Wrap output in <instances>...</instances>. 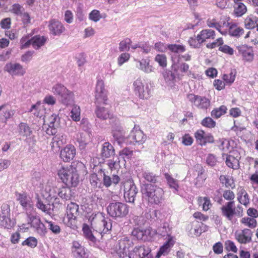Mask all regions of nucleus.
<instances>
[{
    "instance_id": "2eb2a0df",
    "label": "nucleus",
    "mask_w": 258,
    "mask_h": 258,
    "mask_svg": "<svg viewBox=\"0 0 258 258\" xmlns=\"http://www.w3.org/2000/svg\"><path fill=\"white\" fill-rule=\"evenodd\" d=\"M134 92L140 99H148L150 96V91L148 85L144 84L140 79L136 80L134 83Z\"/></svg>"
},
{
    "instance_id": "423d86ee",
    "label": "nucleus",
    "mask_w": 258,
    "mask_h": 258,
    "mask_svg": "<svg viewBox=\"0 0 258 258\" xmlns=\"http://www.w3.org/2000/svg\"><path fill=\"white\" fill-rule=\"evenodd\" d=\"M28 219L27 225L35 229V231L41 236L44 235L47 232L44 224L41 222L40 216L34 210L26 214Z\"/></svg>"
},
{
    "instance_id": "0eeeda50",
    "label": "nucleus",
    "mask_w": 258,
    "mask_h": 258,
    "mask_svg": "<svg viewBox=\"0 0 258 258\" xmlns=\"http://www.w3.org/2000/svg\"><path fill=\"white\" fill-rule=\"evenodd\" d=\"M107 213L113 218H122L125 217L128 213V206L121 202L110 203L107 207Z\"/></svg>"
},
{
    "instance_id": "9b49d317",
    "label": "nucleus",
    "mask_w": 258,
    "mask_h": 258,
    "mask_svg": "<svg viewBox=\"0 0 258 258\" xmlns=\"http://www.w3.org/2000/svg\"><path fill=\"white\" fill-rule=\"evenodd\" d=\"M239 55L243 62H251L254 58L253 48L246 44H240L236 47Z\"/></svg>"
},
{
    "instance_id": "e433bc0d",
    "label": "nucleus",
    "mask_w": 258,
    "mask_h": 258,
    "mask_svg": "<svg viewBox=\"0 0 258 258\" xmlns=\"http://www.w3.org/2000/svg\"><path fill=\"white\" fill-rule=\"evenodd\" d=\"M171 68L174 72L178 75L179 72H181L182 74L187 73L189 71V66L186 63H182L178 66L174 62L172 64Z\"/></svg>"
},
{
    "instance_id": "7ed1b4c3",
    "label": "nucleus",
    "mask_w": 258,
    "mask_h": 258,
    "mask_svg": "<svg viewBox=\"0 0 258 258\" xmlns=\"http://www.w3.org/2000/svg\"><path fill=\"white\" fill-rule=\"evenodd\" d=\"M72 165L69 167H62L58 172V175L65 184L68 186L76 187L79 182V175L77 168L84 167L83 162H78L75 167Z\"/></svg>"
},
{
    "instance_id": "de8ad7c7",
    "label": "nucleus",
    "mask_w": 258,
    "mask_h": 258,
    "mask_svg": "<svg viewBox=\"0 0 258 258\" xmlns=\"http://www.w3.org/2000/svg\"><path fill=\"white\" fill-rule=\"evenodd\" d=\"M198 201L200 205H202L203 210L205 211L210 209L212 206L211 201L208 197H199Z\"/></svg>"
},
{
    "instance_id": "680f3d73",
    "label": "nucleus",
    "mask_w": 258,
    "mask_h": 258,
    "mask_svg": "<svg viewBox=\"0 0 258 258\" xmlns=\"http://www.w3.org/2000/svg\"><path fill=\"white\" fill-rule=\"evenodd\" d=\"M140 69L146 73H149L151 71L152 67L149 64V60L142 59L140 61Z\"/></svg>"
},
{
    "instance_id": "a878e982",
    "label": "nucleus",
    "mask_w": 258,
    "mask_h": 258,
    "mask_svg": "<svg viewBox=\"0 0 258 258\" xmlns=\"http://www.w3.org/2000/svg\"><path fill=\"white\" fill-rule=\"evenodd\" d=\"M72 251L75 256L77 258L88 257V255L85 248L77 241H74L73 242Z\"/></svg>"
},
{
    "instance_id": "cd10ccee",
    "label": "nucleus",
    "mask_w": 258,
    "mask_h": 258,
    "mask_svg": "<svg viewBox=\"0 0 258 258\" xmlns=\"http://www.w3.org/2000/svg\"><path fill=\"white\" fill-rule=\"evenodd\" d=\"M6 70L13 75H23L25 71L19 63H8L6 66Z\"/></svg>"
},
{
    "instance_id": "bb28decb",
    "label": "nucleus",
    "mask_w": 258,
    "mask_h": 258,
    "mask_svg": "<svg viewBox=\"0 0 258 258\" xmlns=\"http://www.w3.org/2000/svg\"><path fill=\"white\" fill-rule=\"evenodd\" d=\"M216 33L215 31L205 29L202 30L199 34H198V40L202 43L210 40H214L215 38Z\"/></svg>"
},
{
    "instance_id": "b1692460",
    "label": "nucleus",
    "mask_w": 258,
    "mask_h": 258,
    "mask_svg": "<svg viewBox=\"0 0 258 258\" xmlns=\"http://www.w3.org/2000/svg\"><path fill=\"white\" fill-rule=\"evenodd\" d=\"M195 170L194 174L195 175H197V177L195 179V184L197 187H200L203 185L206 177L204 173V171L201 165L197 164L195 167Z\"/></svg>"
},
{
    "instance_id": "bf43d9fd",
    "label": "nucleus",
    "mask_w": 258,
    "mask_h": 258,
    "mask_svg": "<svg viewBox=\"0 0 258 258\" xmlns=\"http://www.w3.org/2000/svg\"><path fill=\"white\" fill-rule=\"evenodd\" d=\"M46 223L48 224V228L54 234H59L60 232V228L59 226L52 222L51 221H49L48 220L45 221Z\"/></svg>"
},
{
    "instance_id": "13d9d810",
    "label": "nucleus",
    "mask_w": 258,
    "mask_h": 258,
    "mask_svg": "<svg viewBox=\"0 0 258 258\" xmlns=\"http://www.w3.org/2000/svg\"><path fill=\"white\" fill-rule=\"evenodd\" d=\"M101 18L100 12L97 10H92L89 15V19L95 22L99 21Z\"/></svg>"
},
{
    "instance_id": "f3484780",
    "label": "nucleus",
    "mask_w": 258,
    "mask_h": 258,
    "mask_svg": "<svg viewBox=\"0 0 258 258\" xmlns=\"http://www.w3.org/2000/svg\"><path fill=\"white\" fill-rule=\"evenodd\" d=\"M137 192V187L133 181H128L125 183L124 197L126 202L134 203Z\"/></svg>"
},
{
    "instance_id": "6e6d98bb",
    "label": "nucleus",
    "mask_w": 258,
    "mask_h": 258,
    "mask_svg": "<svg viewBox=\"0 0 258 258\" xmlns=\"http://www.w3.org/2000/svg\"><path fill=\"white\" fill-rule=\"evenodd\" d=\"M168 48L172 52L179 53L185 51V48L184 46L178 44H169Z\"/></svg>"
},
{
    "instance_id": "052dcab7",
    "label": "nucleus",
    "mask_w": 258,
    "mask_h": 258,
    "mask_svg": "<svg viewBox=\"0 0 258 258\" xmlns=\"http://www.w3.org/2000/svg\"><path fill=\"white\" fill-rule=\"evenodd\" d=\"M182 143L186 146H191L194 143V139L189 134H185L181 138Z\"/></svg>"
},
{
    "instance_id": "4468645a",
    "label": "nucleus",
    "mask_w": 258,
    "mask_h": 258,
    "mask_svg": "<svg viewBox=\"0 0 258 258\" xmlns=\"http://www.w3.org/2000/svg\"><path fill=\"white\" fill-rule=\"evenodd\" d=\"M194 137L198 144L203 146L215 142L214 136L211 133H206L203 130H198L194 134Z\"/></svg>"
},
{
    "instance_id": "ddd939ff",
    "label": "nucleus",
    "mask_w": 258,
    "mask_h": 258,
    "mask_svg": "<svg viewBox=\"0 0 258 258\" xmlns=\"http://www.w3.org/2000/svg\"><path fill=\"white\" fill-rule=\"evenodd\" d=\"M128 258H153L150 248L144 245L136 246L128 253Z\"/></svg>"
},
{
    "instance_id": "f03ea898",
    "label": "nucleus",
    "mask_w": 258,
    "mask_h": 258,
    "mask_svg": "<svg viewBox=\"0 0 258 258\" xmlns=\"http://www.w3.org/2000/svg\"><path fill=\"white\" fill-rule=\"evenodd\" d=\"M37 188V190L40 191L41 196L49 202L52 200L57 201V196L65 200L70 199V191L66 187L57 189L48 183L45 184L40 183Z\"/></svg>"
},
{
    "instance_id": "e2e57ef3",
    "label": "nucleus",
    "mask_w": 258,
    "mask_h": 258,
    "mask_svg": "<svg viewBox=\"0 0 258 258\" xmlns=\"http://www.w3.org/2000/svg\"><path fill=\"white\" fill-rule=\"evenodd\" d=\"M31 42V38L29 39V36H23L20 40L21 49L28 48L30 45H32Z\"/></svg>"
},
{
    "instance_id": "f8f14e48",
    "label": "nucleus",
    "mask_w": 258,
    "mask_h": 258,
    "mask_svg": "<svg viewBox=\"0 0 258 258\" xmlns=\"http://www.w3.org/2000/svg\"><path fill=\"white\" fill-rule=\"evenodd\" d=\"M189 101L197 108L203 110H207L211 105L209 99L206 97L189 94L187 95Z\"/></svg>"
},
{
    "instance_id": "37998d69",
    "label": "nucleus",
    "mask_w": 258,
    "mask_h": 258,
    "mask_svg": "<svg viewBox=\"0 0 258 258\" xmlns=\"http://www.w3.org/2000/svg\"><path fill=\"white\" fill-rule=\"evenodd\" d=\"M219 179L221 182L225 185L227 188H234L235 187V183L233 178L230 176H220Z\"/></svg>"
},
{
    "instance_id": "6e6552de",
    "label": "nucleus",
    "mask_w": 258,
    "mask_h": 258,
    "mask_svg": "<svg viewBox=\"0 0 258 258\" xmlns=\"http://www.w3.org/2000/svg\"><path fill=\"white\" fill-rule=\"evenodd\" d=\"M52 92L61 97L62 103L68 106L74 103V93L68 90L64 86L56 84L52 88Z\"/></svg>"
},
{
    "instance_id": "603ef678",
    "label": "nucleus",
    "mask_w": 258,
    "mask_h": 258,
    "mask_svg": "<svg viewBox=\"0 0 258 258\" xmlns=\"http://www.w3.org/2000/svg\"><path fill=\"white\" fill-rule=\"evenodd\" d=\"M37 240L35 237L30 236L23 241L22 245L23 246L27 245L31 248H34L37 246Z\"/></svg>"
},
{
    "instance_id": "2f4dec72",
    "label": "nucleus",
    "mask_w": 258,
    "mask_h": 258,
    "mask_svg": "<svg viewBox=\"0 0 258 258\" xmlns=\"http://www.w3.org/2000/svg\"><path fill=\"white\" fill-rule=\"evenodd\" d=\"M227 110V107L225 105H222L214 108L211 112V115L213 118L218 119L226 114Z\"/></svg>"
},
{
    "instance_id": "9d476101",
    "label": "nucleus",
    "mask_w": 258,
    "mask_h": 258,
    "mask_svg": "<svg viewBox=\"0 0 258 258\" xmlns=\"http://www.w3.org/2000/svg\"><path fill=\"white\" fill-rule=\"evenodd\" d=\"M146 140V136L141 130L139 126L135 125L127 137L126 143L128 144H143Z\"/></svg>"
},
{
    "instance_id": "774afa93",
    "label": "nucleus",
    "mask_w": 258,
    "mask_h": 258,
    "mask_svg": "<svg viewBox=\"0 0 258 258\" xmlns=\"http://www.w3.org/2000/svg\"><path fill=\"white\" fill-rule=\"evenodd\" d=\"M235 72H231L229 74H224L223 76V79L227 84L231 85L235 80Z\"/></svg>"
},
{
    "instance_id": "473e14b6",
    "label": "nucleus",
    "mask_w": 258,
    "mask_h": 258,
    "mask_svg": "<svg viewBox=\"0 0 258 258\" xmlns=\"http://www.w3.org/2000/svg\"><path fill=\"white\" fill-rule=\"evenodd\" d=\"M258 18L253 15L247 16L244 21V27L247 29H253L257 24Z\"/></svg>"
},
{
    "instance_id": "8fccbe9b",
    "label": "nucleus",
    "mask_w": 258,
    "mask_h": 258,
    "mask_svg": "<svg viewBox=\"0 0 258 258\" xmlns=\"http://www.w3.org/2000/svg\"><path fill=\"white\" fill-rule=\"evenodd\" d=\"M155 61L162 68H166L167 66L166 56L164 54H158L155 57Z\"/></svg>"
},
{
    "instance_id": "aec40b11",
    "label": "nucleus",
    "mask_w": 258,
    "mask_h": 258,
    "mask_svg": "<svg viewBox=\"0 0 258 258\" xmlns=\"http://www.w3.org/2000/svg\"><path fill=\"white\" fill-rule=\"evenodd\" d=\"M76 154V150L72 145H67L60 153V157L63 161H71L73 160Z\"/></svg>"
},
{
    "instance_id": "dca6fc26",
    "label": "nucleus",
    "mask_w": 258,
    "mask_h": 258,
    "mask_svg": "<svg viewBox=\"0 0 258 258\" xmlns=\"http://www.w3.org/2000/svg\"><path fill=\"white\" fill-rule=\"evenodd\" d=\"M17 200L25 211L26 214L35 210L31 198L26 193L17 194Z\"/></svg>"
},
{
    "instance_id": "39448f33",
    "label": "nucleus",
    "mask_w": 258,
    "mask_h": 258,
    "mask_svg": "<svg viewBox=\"0 0 258 258\" xmlns=\"http://www.w3.org/2000/svg\"><path fill=\"white\" fill-rule=\"evenodd\" d=\"M144 197L147 198L148 202L151 204L158 205L163 200V190L157 186L152 184L146 185L143 190Z\"/></svg>"
},
{
    "instance_id": "49530a36",
    "label": "nucleus",
    "mask_w": 258,
    "mask_h": 258,
    "mask_svg": "<svg viewBox=\"0 0 258 258\" xmlns=\"http://www.w3.org/2000/svg\"><path fill=\"white\" fill-rule=\"evenodd\" d=\"M81 109L79 106L74 104L71 111V117L75 121H78L81 118Z\"/></svg>"
},
{
    "instance_id": "338daca9",
    "label": "nucleus",
    "mask_w": 258,
    "mask_h": 258,
    "mask_svg": "<svg viewBox=\"0 0 258 258\" xmlns=\"http://www.w3.org/2000/svg\"><path fill=\"white\" fill-rule=\"evenodd\" d=\"M144 178L148 182L155 183L157 180L158 176L152 172H145L143 174Z\"/></svg>"
},
{
    "instance_id": "ea45409f",
    "label": "nucleus",
    "mask_w": 258,
    "mask_h": 258,
    "mask_svg": "<svg viewBox=\"0 0 258 258\" xmlns=\"http://www.w3.org/2000/svg\"><path fill=\"white\" fill-rule=\"evenodd\" d=\"M82 230L83 232L84 236L88 240L93 243H95L96 241V238L92 233V231L90 228L89 226L86 224H84L83 225Z\"/></svg>"
},
{
    "instance_id": "09e8293b",
    "label": "nucleus",
    "mask_w": 258,
    "mask_h": 258,
    "mask_svg": "<svg viewBox=\"0 0 258 258\" xmlns=\"http://www.w3.org/2000/svg\"><path fill=\"white\" fill-rule=\"evenodd\" d=\"M143 233L144 241L150 240L152 238L156 235L155 230H153L150 227L145 229H143Z\"/></svg>"
},
{
    "instance_id": "a19ab883",
    "label": "nucleus",
    "mask_w": 258,
    "mask_h": 258,
    "mask_svg": "<svg viewBox=\"0 0 258 258\" xmlns=\"http://www.w3.org/2000/svg\"><path fill=\"white\" fill-rule=\"evenodd\" d=\"M244 32V29L241 27H237L236 24H231L229 27V33L233 36L239 37Z\"/></svg>"
},
{
    "instance_id": "6ab92c4d",
    "label": "nucleus",
    "mask_w": 258,
    "mask_h": 258,
    "mask_svg": "<svg viewBox=\"0 0 258 258\" xmlns=\"http://www.w3.org/2000/svg\"><path fill=\"white\" fill-rule=\"evenodd\" d=\"M118 254L120 257H124L128 254L129 248L133 245V241L127 237H124L119 241Z\"/></svg>"
},
{
    "instance_id": "5fc2aeb1",
    "label": "nucleus",
    "mask_w": 258,
    "mask_h": 258,
    "mask_svg": "<svg viewBox=\"0 0 258 258\" xmlns=\"http://www.w3.org/2000/svg\"><path fill=\"white\" fill-rule=\"evenodd\" d=\"M30 112H33V114L35 116L40 117L43 112L41 109V103L38 102L36 104L33 105L30 109Z\"/></svg>"
},
{
    "instance_id": "4be33fe9",
    "label": "nucleus",
    "mask_w": 258,
    "mask_h": 258,
    "mask_svg": "<svg viewBox=\"0 0 258 258\" xmlns=\"http://www.w3.org/2000/svg\"><path fill=\"white\" fill-rule=\"evenodd\" d=\"M221 210L223 215L225 216L228 220L231 221L233 216L236 214L234 201L228 202L226 205L222 206Z\"/></svg>"
},
{
    "instance_id": "7c9ffc66",
    "label": "nucleus",
    "mask_w": 258,
    "mask_h": 258,
    "mask_svg": "<svg viewBox=\"0 0 258 258\" xmlns=\"http://www.w3.org/2000/svg\"><path fill=\"white\" fill-rule=\"evenodd\" d=\"M164 176L168 186L172 189L173 192L174 194H178L179 189L178 180L173 178L172 176L168 173H165Z\"/></svg>"
},
{
    "instance_id": "72a5a7b5",
    "label": "nucleus",
    "mask_w": 258,
    "mask_h": 258,
    "mask_svg": "<svg viewBox=\"0 0 258 258\" xmlns=\"http://www.w3.org/2000/svg\"><path fill=\"white\" fill-rule=\"evenodd\" d=\"M156 234H158L162 237H166L167 239L171 236V229L169 227L168 223H164L162 226L158 227L157 230H155Z\"/></svg>"
},
{
    "instance_id": "1a4fd4ad",
    "label": "nucleus",
    "mask_w": 258,
    "mask_h": 258,
    "mask_svg": "<svg viewBox=\"0 0 258 258\" xmlns=\"http://www.w3.org/2000/svg\"><path fill=\"white\" fill-rule=\"evenodd\" d=\"M79 210L78 205L71 203L67 206V215L63 218L64 223L68 227L74 229L76 227V217Z\"/></svg>"
},
{
    "instance_id": "3c124183",
    "label": "nucleus",
    "mask_w": 258,
    "mask_h": 258,
    "mask_svg": "<svg viewBox=\"0 0 258 258\" xmlns=\"http://www.w3.org/2000/svg\"><path fill=\"white\" fill-rule=\"evenodd\" d=\"M0 225L5 228L11 229L15 225L14 221L11 220L10 217L0 219Z\"/></svg>"
},
{
    "instance_id": "79ce46f5",
    "label": "nucleus",
    "mask_w": 258,
    "mask_h": 258,
    "mask_svg": "<svg viewBox=\"0 0 258 258\" xmlns=\"http://www.w3.org/2000/svg\"><path fill=\"white\" fill-rule=\"evenodd\" d=\"M234 7V14L238 17H241L247 12L246 6L242 3H239L235 4Z\"/></svg>"
},
{
    "instance_id": "58836bf2",
    "label": "nucleus",
    "mask_w": 258,
    "mask_h": 258,
    "mask_svg": "<svg viewBox=\"0 0 258 258\" xmlns=\"http://www.w3.org/2000/svg\"><path fill=\"white\" fill-rule=\"evenodd\" d=\"M120 178L118 175H113L112 177H110L105 173L103 174V184L106 187L110 186L112 183L117 184Z\"/></svg>"
},
{
    "instance_id": "20e7f679",
    "label": "nucleus",
    "mask_w": 258,
    "mask_h": 258,
    "mask_svg": "<svg viewBox=\"0 0 258 258\" xmlns=\"http://www.w3.org/2000/svg\"><path fill=\"white\" fill-rule=\"evenodd\" d=\"M92 228L101 235L107 233L112 228V222L110 219L106 218L102 213L95 215L91 222Z\"/></svg>"
},
{
    "instance_id": "864d4df0",
    "label": "nucleus",
    "mask_w": 258,
    "mask_h": 258,
    "mask_svg": "<svg viewBox=\"0 0 258 258\" xmlns=\"http://www.w3.org/2000/svg\"><path fill=\"white\" fill-rule=\"evenodd\" d=\"M132 40L128 38H126L121 41L119 45V49L120 51H124L125 50H129L130 46L131 44Z\"/></svg>"
},
{
    "instance_id": "f704fd0d",
    "label": "nucleus",
    "mask_w": 258,
    "mask_h": 258,
    "mask_svg": "<svg viewBox=\"0 0 258 258\" xmlns=\"http://www.w3.org/2000/svg\"><path fill=\"white\" fill-rule=\"evenodd\" d=\"M134 156V152L133 150H130L128 148H124L120 151L118 155L119 161L122 160L126 161L132 159Z\"/></svg>"
},
{
    "instance_id": "5701e85b",
    "label": "nucleus",
    "mask_w": 258,
    "mask_h": 258,
    "mask_svg": "<svg viewBox=\"0 0 258 258\" xmlns=\"http://www.w3.org/2000/svg\"><path fill=\"white\" fill-rule=\"evenodd\" d=\"M175 242V239L174 237H170L165 243L160 248L157 253L156 257L159 258L161 255H166L170 251L171 247Z\"/></svg>"
},
{
    "instance_id": "c9c22d12",
    "label": "nucleus",
    "mask_w": 258,
    "mask_h": 258,
    "mask_svg": "<svg viewBox=\"0 0 258 258\" xmlns=\"http://www.w3.org/2000/svg\"><path fill=\"white\" fill-rule=\"evenodd\" d=\"M112 136L114 139L118 142L119 144L127 141V138H125L124 133L122 130L115 128L112 132Z\"/></svg>"
},
{
    "instance_id": "c85d7f7f",
    "label": "nucleus",
    "mask_w": 258,
    "mask_h": 258,
    "mask_svg": "<svg viewBox=\"0 0 258 258\" xmlns=\"http://www.w3.org/2000/svg\"><path fill=\"white\" fill-rule=\"evenodd\" d=\"M115 150L112 145L109 142H105L102 147L101 156L103 159L108 158L113 156Z\"/></svg>"
},
{
    "instance_id": "f257e3e1",
    "label": "nucleus",
    "mask_w": 258,
    "mask_h": 258,
    "mask_svg": "<svg viewBox=\"0 0 258 258\" xmlns=\"http://www.w3.org/2000/svg\"><path fill=\"white\" fill-rule=\"evenodd\" d=\"M108 100L107 92L105 89L104 83L102 80L99 79L97 81L95 89V103L96 107L95 114L100 119L106 120L113 117V112L107 105Z\"/></svg>"
},
{
    "instance_id": "4c0bfd02",
    "label": "nucleus",
    "mask_w": 258,
    "mask_h": 258,
    "mask_svg": "<svg viewBox=\"0 0 258 258\" xmlns=\"http://www.w3.org/2000/svg\"><path fill=\"white\" fill-rule=\"evenodd\" d=\"M36 206L38 209L41 210L46 214L51 215L53 211L51 206L49 204H44L39 198H37Z\"/></svg>"
},
{
    "instance_id": "4d7b16f0",
    "label": "nucleus",
    "mask_w": 258,
    "mask_h": 258,
    "mask_svg": "<svg viewBox=\"0 0 258 258\" xmlns=\"http://www.w3.org/2000/svg\"><path fill=\"white\" fill-rule=\"evenodd\" d=\"M207 25L210 28H215L219 32H221V25L215 18H209L207 21Z\"/></svg>"
},
{
    "instance_id": "c756f323",
    "label": "nucleus",
    "mask_w": 258,
    "mask_h": 258,
    "mask_svg": "<svg viewBox=\"0 0 258 258\" xmlns=\"http://www.w3.org/2000/svg\"><path fill=\"white\" fill-rule=\"evenodd\" d=\"M48 38L45 36L36 35L31 38V43L33 47L35 49H38L44 45Z\"/></svg>"
},
{
    "instance_id": "393cba45",
    "label": "nucleus",
    "mask_w": 258,
    "mask_h": 258,
    "mask_svg": "<svg viewBox=\"0 0 258 258\" xmlns=\"http://www.w3.org/2000/svg\"><path fill=\"white\" fill-rule=\"evenodd\" d=\"M237 200L241 204L247 207L250 203L249 197L244 187L239 186L237 188Z\"/></svg>"
},
{
    "instance_id": "0e129e2a",
    "label": "nucleus",
    "mask_w": 258,
    "mask_h": 258,
    "mask_svg": "<svg viewBox=\"0 0 258 258\" xmlns=\"http://www.w3.org/2000/svg\"><path fill=\"white\" fill-rule=\"evenodd\" d=\"M90 181L91 185L94 187H100L101 183L100 182L96 174H92L90 176Z\"/></svg>"
},
{
    "instance_id": "a211bd4d",
    "label": "nucleus",
    "mask_w": 258,
    "mask_h": 258,
    "mask_svg": "<svg viewBox=\"0 0 258 258\" xmlns=\"http://www.w3.org/2000/svg\"><path fill=\"white\" fill-rule=\"evenodd\" d=\"M234 236L240 243L246 244L251 241L252 232L249 229H239L235 231Z\"/></svg>"
},
{
    "instance_id": "412c9836",
    "label": "nucleus",
    "mask_w": 258,
    "mask_h": 258,
    "mask_svg": "<svg viewBox=\"0 0 258 258\" xmlns=\"http://www.w3.org/2000/svg\"><path fill=\"white\" fill-rule=\"evenodd\" d=\"M48 27L50 33L55 36L60 35L65 31L63 25L55 19L50 20Z\"/></svg>"
},
{
    "instance_id": "69168bd1",
    "label": "nucleus",
    "mask_w": 258,
    "mask_h": 258,
    "mask_svg": "<svg viewBox=\"0 0 258 258\" xmlns=\"http://www.w3.org/2000/svg\"><path fill=\"white\" fill-rule=\"evenodd\" d=\"M57 115L53 113L49 116L46 117L44 121L48 124L50 127H54L55 123L57 119Z\"/></svg>"
},
{
    "instance_id": "c03bdc74",
    "label": "nucleus",
    "mask_w": 258,
    "mask_h": 258,
    "mask_svg": "<svg viewBox=\"0 0 258 258\" xmlns=\"http://www.w3.org/2000/svg\"><path fill=\"white\" fill-rule=\"evenodd\" d=\"M19 133L23 136H30L32 134V131L29 125L24 122H21L19 124Z\"/></svg>"
},
{
    "instance_id": "a18cd8bd",
    "label": "nucleus",
    "mask_w": 258,
    "mask_h": 258,
    "mask_svg": "<svg viewBox=\"0 0 258 258\" xmlns=\"http://www.w3.org/2000/svg\"><path fill=\"white\" fill-rule=\"evenodd\" d=\"M201 125L206 128L212 129L216 126V122L213 119L212 117L207 116L204 118L201 122Z\"/></svg>"
}]
</instances>
